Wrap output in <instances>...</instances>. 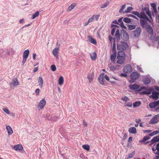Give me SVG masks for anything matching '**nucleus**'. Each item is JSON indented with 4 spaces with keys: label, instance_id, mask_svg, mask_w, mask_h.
<instances>
[{
    "label": "nucleus",
    "instance_id": "nucleus-1",
    "mask_svg": "<svg viewBox=\"0 0 159 159\" xmlns=\"http://www.w3.org/2000/svg\"><path fill=\"white\" fill-rule=\"evenodd\" d=\"M128 47V45L126 42L122 41L117 44V48L118 51H124Z\"/></svg>",
    "mask_w": 159,
    "mask_h": 159
},
{
    "label": "nucleus",
    "instance_id": "nucleus-2",
    "mask_svg": "<svg viewBox=\"0 0 159 159\" xmlns=\"http://www.w3.org/2000/svg\"><path fill=\"white\" fill-rule=\"evenodd\" d=\"M139 76V74L136 72H132L130 75L131 79L129 80V83H132L135 82L136 80L138 79Z\"/></svg>",
    "mask_w": 159,
    "mask_h": 159
},
{
    "label": "nucleus",
    "instance_id": "nucleus-3",
    "mask_svg": "<svg viewBox=\"0 0 159 159\" xmlns=\"http://www.w3.org/2000/svg\"><path fill=\"white\" fill-rule=\"evenodd\" d=\"M120 36L122 39L125 41L129 39V36L127 32L124 30H122L121 31Z\"/></svg>",
    "mask_w": 159,
    "mask_h": 159
},
{
    "label": "nucleus",
    "instance_id": "nucleus-4",
    "mask_svg": "<svg viewBox=\"0 0 159 159\" xmlns=\"http://www.w3.org/2000/svg\"><path fill=\"white\" fill-rule=\"evenodd\" d=\"M124 72L126 73H130L132 71V68L131 66L129 64L126 65L123 68Z\"/></svg>",
    "mask_w": 159,
    "mask_h": 159
},
{
    "label": "nucleus",
    "instance_id": "nucleus-5",
    "mask_svg": "<svg viewBox=\"0 0 159 159\" xmlns=\"http://www.w3.org/2000/svg\"><path fill=\"white\" fill-rule=\"evenodd\" d=\"M139 18L140 19L143 18L145 19L147 21L150 23H151L152 22L151 20H150L148 18L143 11H141L140 12Z\"/></svg>",
    "mask_w": 159,
    "mask_h": 159
},
{
    "label": "nucleus",
    "instance_id": "nucleus-6",
    "mask_svg": "<svg viewBox=\"0 0 159 159\" xmlns=\"http://www.w3.org/2000/svg\"><path fill=\"white\" fill-rule=\"evenodd\" d=\"M141 31L140 27H138L134 31L132 32L134 36L135 37H138L140 35Z\"/></svg>",
    "mask_w": 159,
    "mask_h": 159
},
{
    "label": "nucleus",
    "instance_id": "nucleus-7",
    "mask_svg": "<svg viewBox=\"0 0 159 159\" xmlns=\"http://www.w3.org/2000/svg\"><path fill=\"white\" fill-rule=\"evenodd\" d=\"M19 84V82L16 78L13 79L12 82L10 83L11 88H12L13 86H16Z\"/></svg>",
    "mask_w": 159,
    "mask_h": 159
},
{
    "label": "nucleus",
    "instance_id": "nucleus-8",
    "mask_svg": "<svg viewBox=\"0 0 159 159\" xmlns=\"http://www.w3.org/2000/svg\"><path fill=\"white\" fill-rule=\"evenodd\" d=\"M46 104V102L45 100L43 99L39 102L38 106V108L39 110L42 109L44 107Z\"/></svg>",
    "mask_w": 159,
    "mask_h": 159
},
{
    "label": "nucleus",
    "instance_id": "nucleus-9",
    "mask_svg": "<svg viewBox=\"0 0 159 159\" xmlns=\"http://www.w3.org/2000/svg\"><path fill=\"white\" fill-rule=\"evenodd\" d=\"M99 16V14L93 15L91 17L89 18L88 20L89 22V23H91L93 22L94 20H95L96 21L98 20V18Z\"/></svg>",
    "mask_w": 159,
    "mask_h": 159
},
{
    "label": "nucleus",
    "instance_id": "nucleus-10",
    "mask_svg": "<svg viewBox=\"0 0 159 159\" xmlns=\"http://www.w3.org/2000/svg\"><path fill=\"white\" fill-rule=\"evenodd\" d=\"M129 87L130 89L135 90L139 89L140 86L136 84H130L129 86Z\"/></svg>",
    "mask_w": 159,
    "mask_h": 159
},
{
    "label": "nucleus",
    "instance_id": "nucleus-11",
    "mask_svg": "<svg viewBox=\"0 0 159 159\" xmlns=\"http://www.w3.org/2000/svg\"><path fill=\"white\" fill-rule=\"evenodd\" d=\"M117 60L116 63L119 64H123L125 61V59L124 58L121 57H117Z\"/></svg>",
    "mask_w": 159,
    "mask_h": 159
},
{
    "label": "nucleus",
    "instance_id": "nucleus-12",
    "mask_svg": "<svg viewBox=\"0 0 159 159\" xmlns=\"http://www.w3.org/2000/svg\"><path fill=\"white\" fill-rule=\"evenodd\" d=\"M147 31L151 34H152L153 33V30L151 26L149 25H148L146 28Z\"/></svg>",
    "mask_w": 159,
    "mask_h": 159
},
{
    "label": "nucleus",
    "instance_id": "nucleus-13",
    "mask_svg": "<svg viewBox=\"0 0 159 159\" xmlns=\"http://www.w3.org/2000/svg\"><path fill=\"white\" fill-rule=\"evenodd\" d=\"M103 73L101 74L98 78L99 82L102 85L104 84V82L103 81Z\"/></svg>",
    "mask_w": 159,
    "mask_h": 159
},
{
    "label": "nucleus",
    "instance_id": "nucleus-14",
    "mask_svg": "<svg viewBox=\"0 0 159 159\" xmlns=\"http://www.w3.org/2000/svg\"><path fill=\"white\" fill-rule=\"evenodd\" d=\"M13 148L16 151H17L22 149L23 147L21 144H18L14 146Z\"/></svg>",
    "mask_w": 159,
    "mask_h": 159
},
{
    "label": "nucleus",
    "instance_id": "nucleus-15",
    "mask_svg": "<svg viewBox=\"0 0 159 159\" xmlns=\"http://www.w3.org/2000/svg\"><path fill=\"white\" fill-rule=\"evenodd\" d=\"M158 122L157 118L155 117V116L153 117L151 119L149 122L150 124H154L155 123H157Z\"/></svg>",
    "mask_w": 159,
    "mask_h": 159
},
{
    "label": "nucleus",
    "instance_id": "nucleus-16",
    "mask_svg": "<svg viewBox=\"0 0 159 159\" xmlns=\"http://www.w3.org/2000/svg\"><path fill=\"white\" fill-rule=\"evenodd\" d=\"M6 129L7 130L9 135H10L12 134L13 131L11 128L10 126L8 125L6 126Z\"/></svg>",
    "mask_w": 159,
    "mask_h": 159
},
{
    "label": "nucleus",
    "instance_id": "nucleus-17",
    "mask_svg": "<svg viewBox=\"0 0 159 159\" xmlns=\"http://www.w3.org/2000/svg\"><path fill=\"white\" fill-rule=\"evenodd\" d=\"M159 93L157 92H153L152 93V98L156 100H157L158 98Z\"/></svg>",
    "mask_w": 159,
    "mask_h": 159
},
{
    "label": "nucleus",
    "instance_id": "nucleus-18",
    "mask_svg": "<svg viewBox=\"0 0 159 159\" xmlns=\"http://www.w3.org/2000/svg\"><path fill=\"white\" fill-rule=\"evenodd\" d=\"M123 51H119L118 52L117 57H121L125 58V54Z\"/></svg>",
    "mask_w": 159,
    "mask_h": 159
},
{
    "label": "nucleus",
    "instance_id": "nucleus-19",
    "mask_svg": "<svg viewBox=\"0 0 159 159\" xmlns=\"http://www.w3.org/2000/svg\"><path fill=\"white\" fill-rule=\"evenodd\" d=\"M38 82L39 83V85L42 88L43 86V81L42 78L41 77H39L38 80Z\"/></svg>",
    "mask_w": 159,
    "mask_h": 159
},
{
    "label": "nucleus",
    "instance_id": "nucleus-20",
    "mask_svg": "<svg viewBox=\"0 0 159 159\" xmlns=\"http://www.w3.org/2000/svg\"><path fill=\"white\" fill-rule=\"evenodd\" d=\"M115 36L117 40H119L120 39V32L119 29H117L116 30Z\"/></svg>",
    "mask_w": 159,
    "mask_h": 159
},
{
    "label": "nucleus",
    "instance_id": "nucleus-21",
    "mask_svg": "<svg viewBox=\"0 0 159 159\" xmlns=\"http://www.w3.org/2000/svg\"><path fill=\"white\" fill-rule=\"evenodd\" d=\"M129 131L130 133L135 134L136 133V129L135 127H132L129 129Z\"/></svg>",
    "mask_w": 159,
    "mask_h": 159
},
{
    "label": "nucleus",
    "instance_id": "nucleus-22",
    "mask_svg": "<svg viewBox=\"0 0 159 159\" xmlns=\"http://www.w3.org/2000/svg\"><path fill=\"white\" fill-rule=\"evenodd\" d=\"M29 53L30 51L29 50L27 49L25 50L23 52V57L27 58L29 55Z\"/></svg>",
    "mask_w": 159,
    "mask_h": 159
},
{
    "label": "nucleus",
    "instance_id": "nucleus-23",
    "mask_svg": "<svg viewBox=\"0 0 159 159\" xmlns=\"http://www.w3.org/2000/svg\"><path fill=\"white\" fill-rule=\"evenodd\" d=\"M90 57L93 60H95L97 57V54L95 52H93L90 54Z\"/></svg>",
    "mask_w": 159,
    "mask_h": 159
},
{
    "label": "nucleus",
    "instance_id": "nucleus-24",
    "mask_svg": "<svg viewBox=\"0 0 159 159\" xmlns=\"http://www.w3.org/2000/svg\"><path fill=\"white\" fill-rule=\"evenodd\" d=\"M58 48H55L52 51L53 55L56 57H58Z\"/></svg>",
    "mask_w": 159,
    "mask_h": 159
},
{
    "label": "nucleus",
    "instance_id": "nucleus-25",
    "mask_svg": "<svg viewBox=\"0 0 159 159\" xmlns=\"http://www.w3.org/2000/svg\"><path fill=\"white\" fill-rule=\"evenodd\" d=\"M116 52H114L113 54H112L110 57V60L111 61L114 62L115 61V60L116 58Z\"/></svg>",
    "mask_w": 159,
    "mask_h": 159
},
{
    "label": "nucleus",
    "instance_id": "nucleus-26",
    "mask_svg": "<svg viewBox=\"0 0 159 159\" xmlns=\"http://www.w3.org/2000/svg\"><path fill=\"white\" fill-rule=\"evenodd\" d=\"M88 37L89 38V40L90 42L91 43H92L94 44H97V42L95 39L92 38L90 36H89Z\"/></svg>",
    "mask_w": 159,
    "mask_h": 159
},
{
    "label": "nucleus",
    "instance_id": "nucleus-27",
    "mask_svg": "<svg viewBox=\"0 0 159 159\" xmlns=\"http://www.w3.org/2000/svg\"><path fill=\"white\" fill-rule=\"evenodd\" d=\"M64 79L62 76H61L60 77L58 80V84L59 85H61L63 83Z\"/></svg>",
    "mask_w": 159,
    "mask_h": 159
},
{
    "label": "nucleus",
    "instance_id": "nucleus-28",
    "mask_svg": "<svg viewBox=\"0 0 159 159\" xmlns=\"http://www.w3.org/2000/svg\"><path fill=\"white\" fill-rule=\"evenodd\" d=\"M152 93V90H146L145 91H143L142 92V93L143 94H150Z\"/></svg>",
    "mask_w": 159,
    "mask_h": 159
},
{
    "label": "nucleus",
    "instance_id": "nucleus-29",
    "mask_svg": "<svg viewBox=\"0 0 159 159\" xmlns=\"http://www.w3.org/2000/svg\"><path fill=\"white\" fill-rule=\"evenodd\" d=\"M157 106L155 102L150 103L149 104V106L151 108H155Z\"/></svg>",
    "mask_w": 159,
    "mask_h": 159
},
{
    "label": "nucleus",
    "instance_id": "nucleus-30",
    "mask_svg": "<svg viewBox=\"0 0 159 159\" xmlns=\"http://www.w3.org/2000/svg\"><path fill=\"white\" fill-rule=\"evenodd\" d=\"M143 82L145 84L147 85L149 84L150 82V80L148 78H145L143 80Z\"/></svg>",
    "mask_w": 159,
    "mask_h": 159
},
{
    "label": "nucleus",
    "instance_id": "nucleus-31",
    "mask_svg": "<svg viewBox=\"0 0 159 159\" xmlns=\"http://www.w3.org/2000/svg\"><path fill=\"white\" fill-rule=\"evenodd\" d=\"M143 6L142 7V10L143 11H145L146 14L150 12L149 8L148 7H143Z\"/></svg>",
    "mask_w": 159,
    "mask_h": 159
},
{
    "label": "nucleus",
    "instance_id": "nucleus-32",
    "mask_svg": "<svg viewBox=\"0 0 159 159\" xmlns=\"http://www.w3.org/2000/svg\"><path fill=\"white\" fill-rule=\"evenodd\" d=\"M150 139V137L149 136H146L143 138V140H140L139 141V142H144L145 141L147 140H149Z\"/></svg>",
    "mask_w": 159,
    "mask_h": 159
},
{
    "label": "nucleus",
    "instance_id": "nucleus-33",
    "mask_svg": "<svg viewBox=\"0 0 159 159\" xmlns=\"http://www.w3.org/2000/svg\"><path fill=\"white\" fill-rule=\"evenodd\" d=\"M93 78V74L92 73V74L89 75L88 76V78L89 80V82H91L92 81Z\"/></svg>",
    "mask_w": 159,
    "mask_h": 159
},
{
    "label": "nucleus",
    "instance_id": "nucleus-34",
    "mask_svg": "<svg viewBox=\"0 0 159 159\" xmlns=\"http://www.w3.org/2000/svg\"><path fill=\"white\" fill-rule=\"evenodd\" d=\"M115 38L113 39V44L112 47V51L114 52H116V45L115 43Z\"/></svg>",
    "mask_w": 159,
    "mask_h": 159
},
{
    "label": "nucleus",
    "instance_id": "nucleus-35",
    "mask_svg": "<svg viewBox=\"0 0 159 159\" xmlns=\"http://www.w3.org/2000/svg\"><path fill=\"white\" fill-rule=\"evenodd\" d=\"M133 9V8L131 7H127V9L124 12V13H128L130 12V11Z\"/></svg>",
    "mask_w": 159,
    "mask_h": 159
},
{
    "label": "nucleus",
    "instance_id": "nucleus-36",
    "mask_svg": "<svg viewBox=\"0 0 159 159\" xmlns=\"http://www.w3.org/2000/svg\"><path fill=\"white\" fill-rule=\"evenodd\" d=\"M141 105V102L139 101L136 102H134L133 104V106L134 107H137Z\"/></svg>",
    "mask_w": 159,
    "mask_h": 159
},
{
    "label": "nucleus",
    "instance_id": "nucleus-37",
    "mask_svg": "<svg viewBox=\"0 0 159 159\" xmlns=\"http://www.w3.org/2000/svg\"><path fill=\"white\" fill-rule=\"evenodd\" d=\"M146 23L147 22L145 20L142 19L140 20V24L142 27H144Z\"/></svg>",
    "mask_w": 159,
    "mask_h": 159
},
{
    "label": "nucleus",
    "instance_id": "nucleus-38",
    "mask_svg": "<svg viewBox=\"0 0 159 159\" xmlns=\"http://www.w3.org/2000/svg\"><path fill=\"white\" fill-rule=\"evenodd\" d=\"M135 28L136 25H129L128 26V29L130 30L134 29Z\"/></svg>",
    "mask_w": 159,
    "mask_h": 159
},
{
    "label": "nucleus",
    "instance_id": "nucleus-39",
    "mask_svg": "<svg viewBox=\"0 0 159 159\" xmlns=\"http://www.w3.org/2000/svg\"><path fill=\"white\" fill-rule=\"evenodd\" d=\"M39 15V11H37L31 17L32 19H34L36 17L38 16Z\"/></svg>",
    "mask_w": 159,
    "mask_h": 159
},
{
    "label": "nucleus",
    "instance_id": "nucleus-40",
    "mask_svg": "<svg viewBox=\"0 0 159 159\" xmlns=\"http://www.w3.org/2000/svg\"><path fill=\"white\" fill-rule=\"evenodd\" d=\"M82 148L87 151H89V150L90 146L88 145L85 144L83 145L82 146Z\"/></svg>",
    "mask_w": 159,
    "mask_h": 159
},
{
    "label": "nucleus",
    "instance_id": "nucleus-41",
    "mask_svg": "<svg viewBox=\"0 0 159 159\" xmlns=\"http://www.w3.org/2000/svg\"><path fill=\"white\" fill-rule=\"evenodd\" d=\"M123 21L126 23H129L131 22V20L128 17H125L124 18Z\"/></svg>",
    "mask_w": 159,
    "mask_h": 159
},
{
    "label": "nucleus",
    "instance_id": "nucleus-42",
    "mask_svg": "<svg viewBox=\"0 0 159 159\" xmlns=\"http://www.w3.org/2000/svg\"><path fill=\"white\" fill-rule=\"evenodd\" d=\"M109 4V2L107 1L104 4H102L100 6L101 8H103L106 7Z\"/></svg>",
    "mask_w": 159,
    "mask_h": 159
},
{
    "label": "nucleus",
    "instance_id": "nucleus-43",
    "mask_svg": "<svg viewBox=\"0 0 159 159\" xmlns=\"http://www.w3.org/2000/svg\"><path fill=\"white\" fill-rule=\"evenodd\" d=\"M75 5L74 4H72L70 5L68 9L69 11H70L72 10L75 7Z\"/></svg>",
    "mask_w": 159,
    "mask_h": 159
},
{
    "label": "nucleus",
    "instance_id": "nucleus-44",
    "mask_svg": "<svg viewBox=\"0 0 159 159\" xmlns=\"http://www.w3.org/2000/svg\"><path fill=\"white\" fill-rule=\"evenodd\" d=\"M134 151H133L131 153L129 154L128 156L127 157V159H129L132 157L134 155Z\"/></svg>",
    "mask_w": 159,
    "mask_h": 159
},
{
    "label": "nucleus",
    "instance_id": "nucleus-45",
    "mask_svg": "<svg viewBox=\"0 0 159 159\" xmlns=\"http://www.w3.org/2000/svg\"><path fill=\"white\" fill-rule=\"evenodd\" d=\"M3 111L8 114H10V112L8 109L6 107H4L2 109Z\"/></svg>",
    "mask_w": 159,
    "mask_h": 159
},
{
    "label": "nucleus",
    "instance_id": "nucleus-46",
    "mask_svg": "<svg viewBox=\"0 0 159 159\" xmlns=\"http://www.w3.org/2000/svg\"><path fill=\"white\" fill-rule=\"evenodd\" d=\"M125 4H124L122 6V7L120 9L119 12H124V11H123L125 8Z\"/></svg>",
    "mask_w": 159,
    "mask_h": 159
},
{
    "label": "nucleus",
    "instance_id": "nucleus-47",
    "mask_svg": "<svg viewBox=\"0 0 159 159\" xmlns=\"http://www.w3.org/2000/svg\"><path fill=\"white\" fill-rule=\"evenodd\" d=\"M132 14H133L135 16H138V17H139V15L140 13H139V12L136 11H133L132 12Z\"/></svg>",
    "mask_w": 159,
    "mask_h": 159
},
{
    "label": "nucleus",
    "instance_id": "nucleus-48",
    "mask_svg": "<svg viewBox=\"0 0 159 159\" xmlns=\"http://www.w3.org/2000/svg\"><path fill=\"white\" fill-rule=\"evenodd\" d=\"M150 141H151V143L149 144V145L150 146H151L152 145L154 144L156 142H157L156 141H155L154 139H153V138L152 140H151Z\"/></svg>",
    "mask_w": 159,
    "mask_h": 159
},
{
    "label": "nucleus",
    "instance_id": "nucleus-49",
    "mask_svg": "<svg viewBox=\"0 0 159 159\" xmlns=\"http://www.w3.org/2000/svg\"><path fill=\"white\" fill-rule=\"evenodd\" d=\"M51 67V69L53 71H54L56 70V68L55 65H52Z\"/></svg>",
    "mask_w": 159,
    "mask_h": 159
},
{
    "label": "nucleus",
    "instance_id": "nucleus-50",
    "mask_svg": "<svg viewBox=\"0 0 159 159\" xmlns=\"http://www.w3.org/2000/svg\"><path fill=\"white\" fill-rule=\"evenodd\" d=\"M121 99L125 101H127L129 100V98L127 96H125L124 97L122 98Z\"/></svg>",
    "mask_w": 159,
    "mask_h": 159
},
{
    "label": "nucleus",
    "instance_id": "nucleus-51",
    "mask_svg": "<svg viewBox=\"0 0 159 159\" xmlns=\"http://www.w3.org/2000/svg\"><path fill=\"white\" fill-rule=\"evenodd\" d=\"M116 28H113L111 30V34L112 35H114V33L116 31Z\"/></svg>",
    "mask_w": 159,
    "mask_h": 159
},
{
    "label": "nucleus",
    "instance_id": "nucleus-52",
    "mask_svg": "<svg viewBox=\"0 0 159 159\" xmlns=\"http://www.w3.org/2000/svg\"><path fill=\"white\" fill-rule=\"evenodd\" d=\"M128 17H131L134 19H138V18L132 14H128L127 15Z\"/></svg>",
    "mask_w": 159,
    "mask_h": 159
},
{
    "label": "nucleus",
    "instance_id": "nucleus-53",
    "mask_svg": "<svg viewBox=\"0 0 159 159\" xmlns=\"http://www.w3.org/2000/svg\"><path fill=\"white\" fill-rule=\"evenodd\" d=\"M23 60L22 61V65H24V64L25 63L26 61V60L27 59V58H25L24 57H23Z\"/></svg>",
    "mask_w": 159,
    "mask_h": 159
},
{
    "label": "nucleus",
    "instance_id": "nucleus-54",
    "mask_svg": "<svg viewBox=\"0 0 159 159\" xmlns=\"http://www.w3.org/2000/svg\"><path fill=\"white\" fill-rule=\"evenodd\" d=\"M125 104L126 106L129 107H131L132 106V103L131 102H126Z\"/></svg>",
    "mask_w": 159,
    "mask_h": 159
},
{
    "label": "nucleus",
    "instance_id": "nucleus-55",
    "mask_svg": "<svg viewBox=\"0 0 159 159\" xmlns=\"http://www.w3.org/2000/svg\"><path fill=\"white\" fill-rule=\"evenodd\" d=\"M40 92V89H37L35 91V93L37 95H39V93Z\"/></svg>",
    "mask_w": 159,
    "mask_h": 159
},
{
    "label": "nucleus",
    "instance_id": "nucleus-56",
    "mask_svg": "<svg viewBox=\"0 0 159 159\" xmlns=\"http://www.w3.org/2000/svg\"><path fill=\"white\" fill-rule=\"evenodd\" d=\"M110 69L111 70L113 71L116 70V68L114 66L112 65L110 67Z\"/></svg>",
    "mask_w": 159,
    "mask_h": 159
},
{
    "label": "nucleus",
    "instance_id": "nucleus-57",
    "mask_svg": "<svg viewBox=\"0 0 159 159\" xmlns=\"http://www.w3.org/2000/svg\"><path fill=\"white\" fill-rule=\"evenodd\" d=\"M151 6L152 7L153 9L156 8V5L155 3H151Z\"/></svg>",
    "mask_w": 159,
    "mask_h": 159
},
{
    "label": "nucleus",
    "instance_id": "nucleus-58",
    "mask_svg": "<svg viewBox=\"0 0 159 159\" xmlns=\"http://www.w3.org/2000/svg\"><path fill=\"white\" fill-rule=\"evenodd\" d=\"M137 69L139 70L141 72H143V71L142 70V69L141 67H140L139 66H137Z\"/></svg>",
    "mask_w": 159,
    "mask_h": 159
},
{
    "label": "nucleus",
    "instance_id": "nucleus-59",
    "mask_svg": "<svg viewBox=\"0 0 159 159\" xmlns=\"http://www.w3.org/2000/svg\"><path fill=\"white\" fill-rule=\"evenodd\" d=\"M147 14L149 16V18L151 19H152V16L151 15V13L150 11L149 12L147 13Z\"/></svg>",
    "mask_w": 159,
    "mask_h": 159
},
{
    "label": "nucleus",
    "instance_id": "nucleus-60",
    "mask_svg": "<svg viewBox=\"0 0 159 159\" xmlns=\"http://www.w3.org/2000/svg\"><path fill=\"white\" fill-rule=\"evenodd\" d=\"M104 78L107 81H109L110 80V79L109 78V77L107 75H104Z\"/></svg>",
    "mask_w": 159,
    "mask_h": 159
},
{
    "label": "nucleus",
    "instance_id": "nucleus-61",
    "mask_svg": "<svg viewBox=\"0 0 159 159\" xmlns=\"http://www.w3.org/2000/svg\"><path fill=\"white\" fill-rule=\"evenodd\" d=\"M127 134H126V133H124V136L123 137V138L122 139L123 140H125L127 138Z\"/></svg>",
    "mask_w": 159,
    "mask_h": 159
},
{
    "label": "nucleus",
    "instance_id": "nucleus-62",
    "mask_svg": "<svg viewBox=\"0 0 159 159\" xmlns=\"http://www.w3.org/2000/svg\"><path fill=\"white\" fill-rule=\"evenodd\" d=\"M153 139H154L157 142L159 141V140H158V137L157 136L153 137Z\"/></svg>",
    "mask_w": 159,
    "mask_h": 159
},
{
    "label": "nucleus",
    "instance_id": "nucleus-63",
    "mask_svg": "<svg viewBox=\"0 0 159 159\" xmlns=\"http://www.w3.org/2000/svg\"><path fill=\"white\" fill-rule=\"evenodd\" d=\"M120 75L122 77H127V75L125 73H121L120 74Z\"/></svg>",
    "mask_w": 159,
    "mask_h": 159
},
{
    "label": "nucleus",
    "instance_id": "nucleus-64",
    "mask_svg": "<svg viewBox=\"0 0 159 159\" xmlns=\"http://www.w3.org/2000/svg\"><path fill=\"white\" fill-rule=\"evenodd\" d=\"M156 41L157 42L159 47V37H157L156 38Z\"/></svg>",
    "mask_w": 159,
    "mask_h": 159
}]
</instances>
